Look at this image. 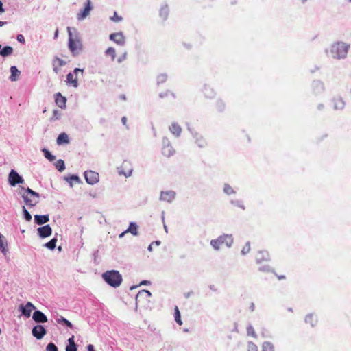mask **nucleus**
<instances>
[{
  "mask_svg": "<svg viewBox=\"0 0 351 351\" xmlns=\"http://www.w3.org/2000/svg\"><path fill=\"white\" fill-rule=\"evenodd\" d=\"M349 49V44L338 41L332 43L326 50V53L332 58L338 60L344 59L347 56Z\"/></svg>",
  "mask_w": 351,
  "mask_h": 351,
  "instance_id": "1",
  "label": "nucleus"
},
{
  "mask_svg": "<svg viewBox=\"0 0 351 351\" xmlns=\"http://www.w3.org/2000/svg\"><path fill=\"white\" fill-rule=\"evenodd\" d=\"M19 193L25 204L29 207L35 206L39 202V194L29 188L21 187Z\"/></svg>",
  "mask_w": 351,
  "mask_h": 351,
  "instance_id": "2",
  "label": "nucleus"
},
{
  "mask_svg": "<svg viewBox=\"0 0 351 351\" xmlns=\"http://www.w3.org/2000/svg\"><path fill=\"white\" fill-rule=\"evenodd\" d=\"M73 29L70 27H67L69 34V49L73 56H77L83 49L82 43L79 38L77 34L73 35Z\"/></svg>",
  "mask_w": 351,
  "mask_h": 351,
  "instance_id": "3",
  "label": "nucleus"
},
{
  "mask_svg": "<svg viewBox=\"0 0 351 351\" xmlns=\"http://www.w3.org/2000/svg\"><path fill=\"white\" fill-rule=\"evenodd\" d=\"M104 281L110 286L118 287L122 282V276L118 271L110 270L104 272L102 274Z\"/></svg>",
  "mask_w": 351,
  "mask_h": 351,
  "instance_id": "4",
  "label": "nucleus"
},
{
  "mask_svg": "<svg viewBox=\"0 0 351 351\" xmlns=\"http://www.w3.org/2000/svg\"><path fill=\"white\" fill-rule=\"evenodd\" d=\"M84 72L83 69H80L78 68H75L73 73H69L66 75V83L69 85H71L74 88H77L78 86L77 82V75L79 73H81L82 75Z\"/></svg>",
  "mask_w": 351,
  "mask_h": 351,
  "instance_id": "5",
  "label": "nucleus"
},
{
  "mask_svg": "<svg viewBox=\"0 0 351 351\" xmlns=\"http://www.w3.org/2000/svg\"><path fill=\"white\" fill-rule=\"evenodd\" d=\"M162 143V154L163 156L168 158L173 156L175 153V150L173 148L169 140L166 137H163Z\"/></svg>",
  "mask_w": 351,
  "mask_h": 351,
  "instance_id": "6",
  "label": "nucleus"
},
{
  "mask_svg": "<svg viewBox=\"0 0 351 351\" xmlns=\"http://www.w3.org/2000/svg\"><path fill=\"white\" fill-rule=\"evenodd\" d=\"M86 182L90 185H94L99 182V173L94 171H86L84 173Z\"/></svg>",
  "mask_w": 351,
  "mask_h": 351,
  "instance_id": "7",
  "label": "nucleus"
},
{
  "mask_svg": "<svg viewBox=\"0 0 351 351\" xmlns=\"http://www.w3.org/2000/svg\"><path fill=\"white\" fill-rule=\"evenodd\" d=\"M24 179L14 169H12L8 175V182L12 186L18 184L24 183Z\"/></svg>",
  "mask_w": 351,
  "mask_h": 351,
  "instance_id": "8",
  "label": "nucleus"
},
{
  "mask_svg": "<svg viewBox=\"0 0 351 351\" xmlns=\"http://www.w3.org/2000/svg\"><path fill=\"white\" fill-rule=\"evenodd\" d=\"M92 9L93 6L91 5L90 0H87V3L86 4L85 8L77 14V19L79 21L84 20L90 14Z\"/></svg>",
  "mask_w": 351,
  "mask_h": 351,
  "instance_id": "9",
  "label": "nucleus"
},
{
  "mask_svg": "<svg viewBox=\"0 0 351 351\" xmlns=\"http://www.w3.org/2000/svg\"><path fill=\"white\" fill-rule=\"evenodd\" d=\"M109 38L110 40L120 46H123L125 43V38L121 32L111 34Z\"/></svg>",
  "mask_w": 351,
  "mask_h": 351,
  "instance_id": "10",
  "label": "nucleus"
},
{
  "mask_svg": "<svg viewBox=\"0 0 351 351\" xmlns=\"http://www.w3.org/2000/svg\"><path fill=\"white\" fill-rule=\"evenodd\" d=\"M176 197V193L171 190L162 191L160 192V200L168 203L172 202Z\"/></svg>",
  "mask_w": 351,
  "mask_h": 351,
  "instance_id": "11",
  "label": "nucleus"
},
{
  "mask_svg": "<svg viewBox=\"0 0 351 351\" xmlns=\"http://www.w3.org/2000/svg\"><path fill=\"white\" fill-rule=\"evenodd\" d=\"M19 309L22 313V315L26 317H29L32 311L36 309V306L30 302H28L25 305H20Z\"/></svg>",
  "mask_w": 351,
  "mask_h": 351,
  "instance_id": "12",
  "label": "nucleus"
},
{
  "mask_svg": "<svg viewBox=\"0 0 351 351\" xmlns=\"http://www.w3.org/2000/svg\"><path fill=\"white\" fill-rule=\"evenodd\" d=\"M32 335L37 339H41L46 334L47 331L42 325H36L32 328Z\"/></svg>",
  "mask_w": 351,
  "mask_h": 351,
  "instance_id": "13",
  "label": "nucleus"
},
{
  "mask_svg": "<svg viewBox=\"0 0 351 351\" xmlns=\"http://www.w3.org/2000/svg\"><path fill=\"white\" fill-rule=\"evenodd\" d=\"M38 234L40 238L49 237L52 233V229L49 225H45L37 229Z\"/></svg>",
  "mask_w": 351,
  "mask_h": 351,
  "instance_id": "14",
  "label": "nucleus"
},
{
  "mask_svg": "<svg viewBox=\"0 0 351 351\" xmlns=\"http://www.w3.org/2000/svg\"><path fill=\"white\" fill-rule=\"evenodd\" d=\"M269 259V254L267 251H259L256 255V262L258 264L268 262Z\"/></svg>",
  "mask_w": 351,
  "mask_h": 351,
  "instance_id": "15",
  "label": "nucleus"
},
{
  "mask_svg": "<svg viewBox=\"0 0 351 351\" xmlns=\"http://www.w3.org/2000/svg\"><path fill=\"white\" fill-rule=\"evenodd\" d=\"M221 244H224L227 247L230 248L233 244V237L232 234H223L219 237Z\"/></svg>",
  "mask_w": 351,
  "mask_h": 351,
  "instance_id": "16",
  "label": "nucleus"
},
{
  "mask_svg": "<svg viewBox=\"0 0 351 351\" xmlns=\"http://www.w3.org/2000/svg\"><path fill=\"white\" fill-rule=\"evenodd\" d=\"M32 318L37 323H45L47 322V316L40 311H35L32 315Z\"/></svg>",
  "mask_w": 351,
  "mask_h": 351,
  "instance_id": "17",
  "label": "nucleus"
},
{
  "mask_svg": "<svg viewBox=\"0 0 351 351\" xmlns=\"http://www.w3.org/2000/svg\"><path fill=\"white\" fill-rule=\"evenodd\" d=\"M193 136L195 138V143L198 145L199 147H204L207 145V142L206 139L200 134H199L196 132H191Z\"/></svg>",
  "mask_w": 351,
  "mask_h": 351,
  "instance_id": "18",
  "label": "nucleus"
},
{
  "mask_svg": "<svg viewBox=\"0 0 351 351\" xmlns=\"http://www.w3.org/2000/svg\"><path fill=\"white\" fill-rule=\"evenodd\" d=\"M333 108L336 110H343L345 107V101L341 97H335L332 99Z\"/></svg>",
  "mask_w": 351,
  "mask_h": 351,
  "instance_id": "19",
  "label": "nucleus"
},
{
  "mask_svg": "<svg viewBox=\"0 0 351 351\" xmlns=\"http://www.w3.org/2000/svg\"><path fill=\"white\" fill-rule=\"evenodd\" d=\"M66 98L62 96L60 93L56 94V104L62 109L66 108Z\"/></svg>",
  "mask_w": 351,
  "mask_h": 351,
  "instance_id": "20",
  "label": "nucleus"
},
{
  "mask_svg": "<svg viewBox=\"0 0 351 351\" xmlns=\"http://www.w3.org/2000/svg\"><path fill=\"white\" fill-rule=\"evenodd\" d=\"M152 293L149 291L147 290H141L140 291L136 297V302H139L141 299H145L149 302V298L151 297Z\"/></svg>",
  "mask_w": 351,
  "mask_h": 351,
  "instance_id": "21",
  "label": "nucleus"
},
{
  "mask_svg": "<svg viewBox=\"0 0 351 351\" xmlns=\"http://www.w3.org/2000/svg\"><path fill=\"white\" fill-rule=\"evenodd\" d=\"M35 223L38 225H43L49 221V217L48 215H34Z\"/></svg>",
  "mask_w": 351,
  "mask_h": 351,
  "instance_id": "22",
  "label": "nucleus"
},
{
  "mask_svg": "<svg viewBox=\"0 0 351 351\" xmlns=\"http://www.w3.org/2000/svg\"><path fill=\"white\" fill-rule=\"evenodd\" d=\"M304 321L306 324H308L312 327H314L317 325V317L313 313H309L306 315Z\"/></svg>",
  "mask_w": 351,
  "mask_h": 351,
  "instance_id": "23",
  "label": "nucleus"
},
{
  "mask_svg": "<svg viewBox=\"0 0 351 351\" xmlns=\"http://www.w3.org/2000/svg\"><path fill=\"white\" fill-rule=\"evenodd\" d=\"M169 130L176 137L180 136L182 128L181 127L176 123H172L171 125L169 126Z\"/></svg>",
  "mask_w": 351,
  "mask_h": 351,
  "instance_id": "24",
  "label": "nucleus"
},
{
  "mask_svg": "<svg viewBox=\"0 0 351 351\" xmlns=\"http://www.w3.org/2000/svg\"><path fill=\"white\" fill-rule=\"evenodd\" d=\"M65 64L66 62L63 60L59 58H54L53 60V66L55 73H58L59 71V69L62 66L65 65Z\"/></svg>",
  "mask_w": 351,
  "mask_h": 351,
  "instance_id": "25",
  "label": "nucleus"
},
{
  "mask_svg": "<svg viewBox=\"0 0 351 351\" xmlns=\"http://www.w3.org/2000/svg\"><path fill=\"white\" fill-rule=\"evenodd\" d=\"M57 144L60 145L63 144H68L69 143V136L66 133H61L57 138Z\"/></svg>",
  "mask_w": 351,
  "mask_h": 351,
  "instance_id": "26",
  "label": "nucleus"
},
{
  "mask_svg": "<svg viewBox=\"0 0 351 351\" xmlns=\"http://www.w3.org/2000/svg\"><path fill=\"white\" fill-rule=\"evenodd\" d=\"M125 232H130L134 236H137L138 234L137 224L135 222H130L128 228Z\"/></svg>",
  "mask_w": 351,
  "mask_h": 351,
  "instance_id": "27",
  "label": "nucleus"
},
{
  "mask_svg": "<svg viewBox=\"0 0 351 351\" xmlns=\"http://www.w3.org/2000/svg\"><path fill=\"white\" fill-rule=\"evenodd\" d=\"M203 93L207 98H213L215 95V91L213 88L208 85H205L203 88Z\"/></svg>",
  "mask_w": 351,
  "mask_h": 351,
  "instance_id": "28",
  "label": "nucleus"
},
{
  "mask_svg": "<svg viewBox=\"0 0 351 351\" xmlns=\"http://www.w3.org/2000/svg\"><path fill=\"white\" fill-rule=\"evenodd\" d=\"M11 75L10 79L11 81L14 82L17 80L18 76L20 75V71L18 70L16 66H12L10 67Z\"/></svg>",
  "mask_w": 351,
  "mask_h": 351,
  "instance_id": "29",
  "label": "nucleus"
},
{
  "mask_svg": "<svg viewBox=\"0 0 351 351\" xmlns=\"http://www.w3.org/2000/svg\"><path fill=\"white\" fill-rule=\"evenodd\" d=\"M69 344L66 347V351H77V346L74 341V337L68 339Z\"/></svg>",
  "mask_w": 351,
  "mask_h": 351,
  "instance_id": "30",
  "label": "nucleus"
},
{
  "mask_svg": "<svg viewBox=\"0 0 351 351\" xmlns=\"http://www.w3.org/2000/svg\"><path fill=\"white\" fill-rule=\"evenodd\" d=\"M13 52V49L12 47L6 46L3 48H1L0 49V55H1L3 57H6L8 56H10Z\"/></svg>",
  "mask_w": 351,
  "mask_h": 351,
  "instance_id": "31",
  "label": "nucleus"
},
{
  "mask_svg": "<svg viewBox=\"0 0 351 351\" xmlns=\"http://www.w3.org/2000/svg\"><path fill=\"white\" fill-rule=\"evenodd\" d=\"M223 191L227 195H232L236 194V191L228 184H224Z\"/></svg>",
  "mask_w": 351,
  "mask_h": 351,
  "instance_id": "32",
  "label": "nucleus"
},
{
  "mask_svg": "<svg viewBox=\"0 0 351 351\" xmlns=\"http://www.w3.org/2000/svg\"><path fill=\"white\" fill-rule=\"evenodd\" d=\"M65 180L69 183L71 187H73V182H75L77 183L80 182V179L77 176L71 175L69 177L65 178Z\"/></svg>",
  "mask_w": 351,
  "mask_h": 351,
  "instance_id": "33",
  "label": "nucleus"
},
{
  "mask_svg": "<svg viewBox=\"0 0 351 351\" xmlns=\"http://www.w3.org/2000/svg\"><path fill=\"white\" fill-rule=\"evenodd\" d=\"M57 323L60 324H65L66 326H68L70 328H73V324L71 322L65 319L64 317L60 316L56 319Z\"/></svg>",
  "mask_w": 351,
  "mask_h": 351,
  "instance_id": "34",
  "label": "nucleus"
},
{
  "mask_svg": "<svg viewBox=\"0 0 351 351\" xmlns=\"http://www.w3.org/2000/svg\"><path fill=\"white\" fill-rule=\"evenodd\" d=\"M174 317H175V321L176 322V323L178 325L181 326L182 324V322L181 319L180 313V311H179V308L178 306H175Z\"/></svg>",
  "mask_w": 351,
  "mask_h": 351,
  "instance_id": "35",
  "label": "nucleus"
},
{
  "mask_svg": "<svg viewBox=\"0 0 351 351\" xmlns=\"http://www.w3.org/2000/svg\"><path fill=\"white\" fill-rule=\"evenodd\" d=\"M261 351H274V345L269 341H265L262 345Z\"/></svg>",
  "mask_w": 351,
  "mask_h": 351,
  "instance_id": "36",
  "label": "nucleus"
},
{
  "mask_svg": "<svg viewBox=\"0 0 351 351\" xmlns=\"http://www.w3.org/2000/svg\"><path fill=\"white\" fill-rule=\"evenodd\" d=\"M168 14H169V8L167 5H164L162 7H161L160 10V16L165 20L167 16H168Z\"/></svg>",
  "mask_w": 351,
  "mask_h": 351,
  "instance_id": "37",
  "label": "nucleus"
},
{
  "mask_svg": "<svg viewBox=\"0 0 351 351\" xmlns=\"http://www.w3.org/2000/svg\"><path fill=\"white\" fill-rule=\"evenodd\" d=\"M221 242H220V240L219 239V237L215 239H212L210 241V245L215 250H219L220 249V247L221 245Z\"/></svg>",
  "mask_w": 351,
  "mask_h": 351,
  "instance_id": "38",
  "label": "nucleus"
},
{
  "mask_svg": "<svg viewBox=\"0 0 351 351\" xmlns=\"http://www.w3.org/2000/svg\"><path fill=\"white\" fill-rule=\"evenodd\" d=\"M56 243H57V239L56 238H53L51 241H49V242L45 243V247L51 250H53L56 247Z\"/></svg>",
  "mask_w": 351,
  "mask_h": 351,
  "instance_id": "39",
  "label": "nucleus"
},
{
  "mask_svg": "<svg viewBox=\"0 0 351 351\" xmlns=\"http://www.w3.org/2000/svg\"><path fill=\"white\" fill-rule=\"evenodd\" d=\"M55 165L56 169L60 172L63 171L65 169L64 162L62 159H59L58 160H57Z\"/></svg>",
  "mask_w": 351,
  "mask_h": 351,
  "instance_id": "40",
  "label": "nucleus"
},
{
  "mask_svg": "<svg viewBox=\"0 0 351 351\" xmlns=\"http://www.w3.org/2000/svg\"><path fill=\"white\" fill-rule=\"evenodd\" d=\"M105 53L106 56H110L111 57L112 60H114L115 59L116 51L113 47H108L106 50Z\"/></svg>",
  "mask_w": 351,
  "mask_h": 351,
  "instance_id": "41",
  "label": "nucleus"
},
{
  "mask_svg": "<svg viewBox=\"0 0 351 351\" xmlns=\"http://www.w3.org/2000/svg\"><path fill=\"white\" fill-rule=\"evenodd\" d=\"M43 152L44 153V156L46 158H47L49 161H53L55 160L56 157L55 156L52 155L49 151H48L47 149H43Z\"/></svg>",
  "mask_w": 351,
  "mask_h": 351,
  "instance_id": "42",
  "label": "nucleus"
},
{
  "mask_svg": "<svg viewBox=\"0 0 351 351\" xmlns=\"http://www.w3.org/2000/svg\"><path fill=\"white\" fill-rule=\"evenodd\" d=\"M250 250H251L250 243L248 241L245 244V245L243 246V247L241 250L242 255L245 256V255L247 254L250 252Z\"/></svg>",
  "mask_w": 351,
  "mask_h": 351,
  "instance_id": "43",
  "label": "nucleus"
},
{
  "mask_svg": "<svg viewBox=\"0 0 351 351\" xmlns=\"http://www.w3.org/2000/svg\"><path fill=\"white\" fill-rule=\"evenodd\" d=\"M167 79V76L166 74H165V73L160 74L157 76V79H156L157 84H162L165 82H166Z\"/></svg>",
  "mask_w": 351,
  "mask_h": 351,
  "instance_id": "44",
  "label": "nucleus"
},
{
  "mask_svg": "<svg viewBox=\"0 0 351 351\" xmlns=\"http://www.w3.org/2000/svg\"><path fill=\"white\" fill-rule=\"evenodd\" d=\"M230 204L233 206H237V207L241 208L242 210L245 209V206H244L243 203L240 200H231Z\"/></svg>",
  "mask_w": 351,
  "mask_h": 351,
  "instance_id": "45",
  "label": "nucleus"
},
{
  "mask_svg": "<svg viewBox=\"0 0 351 351\" xmlns=\"http://www.w3.org/2000/svg\"><path fill=\"white\" fill-rule=\"evenodd\" d=\"M247 334L249 336L256 337V332L252 326L250 325L247 327Z\"/></svg>",
  "mask_w": 351,
  "mask_h": 351,
  "instance_id": "46",
  "label": "nucleus"
},
{
  "mask_svg": "<svg viewBox=\"0 0 351 351\" xmlns=\"http://www.w3.org/2000/svg\"><path fill=\"white\" fill-rule=\"evenodd\" d=\"M23 213L24 215V218L26 221H29L32 220V215L27 210L25 206L23 207Z\"/></svg>",
  "mask_w": 351,
  "mask_h": 351,
  "instance_id": "47",
  "label": "nucleus"
},
{
  "mask_svg": "<svg viewBox=\"0 0 351 351\" xmlns=\"http://www.w3.org/2000/svg\"><path fill=\"white\" fill-rule=\"evenodd\" d=\"M258 269L261 271H263V272H270L272 271L271 268L270 267V266L269 265H261L258 268Z\"/></svg>",
  "mask_w": 351,
  "mask_h": 351,
  "instance_id": "48",
  "label": "nucleus"
},
{
  "mask_svg": "<svg viewBox=\"0 0 351 351\" xmlns=\"http://www.w3.org/2000/svg\"><path fill=\"white\" fill-rule=\"evenodd\" d=\"M46 351H58L56 346L53 343H49L46 348Z\"/></svg>",
  "mask_w": 351,
  "mask_h": 351,
  "instance_id": "49",
  "label": "nucleus"
},
{
  "mask_svg": "<svg viewBox=\"0 0 351 351\" xmlns=\"http://www.w3.org/2000/svg\"><path fill=\"white\" fill-rule=\"evenodd\" d=\"M247 351H258V348L254 343L249 342L247 345Z\"/></svg>",
  "mask_w": 351,
  "mask_h": 351,
  "instance_id": "50",
  "label": "nucleus"
},
{
  "mask_svg": "<svg viewBox=\"0 0 351 351\" xmlns=\"http://www.w3.org/2000/svg\"><path fill=\"white\" fill-rule=\"evenodd\" d=\"M110 19L114 22H121L123 20V18L120 16H118L116 12H114L113 16L110 18Z\"/></svg>",
  "mask_w": 351,
  "mask_h": 351,
  "instance_id": "51",
  "label": "nucleus"
},
{
  "mask_svg": "<svg viewBox=\"0 0 351 351\" xmlns=\"http://www.w3.org/2000/svg\"><path fill=\"white\" fill-rule=\"evenodd\" d=\"M217 104L218 106L217 108H218L219 110H222L224 109L225 104H224V102L222 100H221V99L217 100Z\"/></svg>",
  "mask_w": 351,
  "mask_h": 351,
  "instance_id": "52",
  "label": "nucleus"
},
{
  "mask_svg": "<svg viewBox=\"0 0 351 351\" xmlns=\"http://www.w3.org/2000/svg\"><path fill=\"white\" fill-rule=\"evenodd\" d=\"M61 114L58 110H53V115L51 118L52 120H57L60 118Z\"/></svg>",
  "mask_w": 351,
  "mask_h": 351,
  "instance_id": "53",
  "label": "nucleus"
},
{
  "mask_svg": "<svg viewBox=\"0 0 351 351\" xmlns=\"http://www.w3.org/2000/svg\"><path fill=\"white\" fill-rule=\"evenodd\" d=\"M313 86L317 87L320 90L324 89V84L321 82H319V81L315 82L313 83Z\"/></svg>",
  "mask_w": 351,
  "mask_h": 351,
  "instance_id": "54",
  "label": "nucleus"
},
{
  "mask_svg": "<svg viewBox=\"0 0 351 351\" xmlns=\"http://www.w3.org/2000/svg\"><path fill=\"white\" fill-rule=\"evenodd\" d=\"M132 169H129L128 171L126 173V172H123L121 171H119V173L120 175H124L125 177H130L132 175Z\"/></svg>",
  "mask_w": 351,
  "mask_h": 351,
  "instance_id": "55",
  "label": "nucleus"
},
{
  "mask_svg": "<svg viewBox=\"0 0 351 351\" xmlns=\"http://www.w3.org/2000/svg\"><path fill=\"white\" fill-rule=\"evenodd\" d=\"M17 40L21 43H25V38L22 34H19L16 37Z\"/></svg>",
  "mask_w": 351,
  "mask_h": 351,
  "instance_id": "56",
  "label": "nucleus"
},
{
  "mask_svg": "<svg viewBox=\"0 0 351 351\" xmlns=\"http://www.w3.org/2000/svg\"><path fill=\"white\" fill-rule=\"evenodd\" d=\"M169 95H171L172 97H174V95L173 93H171L170 92H168V91H167V92H165L164 93H160V97L162 98V97H167Z\"/></svg>",
  "mask_w": 351,
  "mask_h": 351,
  "instance_id": "57",
  "label": "nucleus"
},
{
  "mask_svg": "<svg viewBox=\"0 0 351 351\" xmlns=\"http://www.w3.org/2000/svg\"><path fill=\"white\" fill-rule=\"evenodd\" d=\"M162 220L163 221V226H164V230L166 232H168V229H167V227L165 223V216H164V212L162 213Z\"/></svg>",
  "mask_w": 351,
  "mask_h": 351,
  "instance_id": "58",
  "label": "nucleus"
},
{
  "mask_svg": "<svg viewBox=\"0 0 351 351\" xmlns=\"http://www.w3.org/2000/svg\"><path fill=\"white\" fill-rule=\"evenodd\" d=\"M126 58V53L123 54L122 57H120L118 58L117 61L119 63H121L123 60H124Z\"/></svg>",
  "mask_w": 351,
  "mask_h": 351,
  "instance_id": "59",
  "label": "nucleus"
},
{
  "mask_svg": "<svg viewBox=\"0 0 351 351\" xmlns=\"http://www.w3.org/2000/svg\"><path fill=\"white\" fill-rule=\"evenodd\" d=\"M87 349H88V351H95L94 350V347L91 344L88 345Z\"/></svg>",
  "mask_w": 351,
  "mask_h": 351,
  "instance_id": "60",
  "label": "nucleus"
},
{
  "mask_svg": "<svg viewBox=\"0 0 351 351\" xmlns=\"http://www.w3.org/2000/svg\"><path fill=\"white\" fill-rule=\"evenodd\" d=\"M150 285V282H149V281H147V280H143V281L140 283V285Z\"/></svg>",
  "mask_w": 351,
  "mask_h": 351,
  "instance_id": "61",
  "label": "nucleus"
},
{
  "mask_svg": "<svg viewBox=\"0 0 351 351\" xmlns=\"http://www.w3.org/2000/svg\"><path fill=\"white\" fill-rule=\"evenodd\" d=\"M121 122L124 125H126L127 119L125 117H122Z\"/></svg>",
  "mask_w": 351,
  "mask_h": 351,
  "instance_id": "62",
  "label": "nucleus"
},
{
  "mask_svg": "<svg viewBox=\"0 0 351 351\" xmlns=\"http://www.w3.org/2000/svg\"><path fill=\"white\" fill-rule=\"evenodd\" d=\"M153 245H156L157 246L160 245V241H154L152 243Z\"/></svg>",
  "mask_w": 351,
  "mask_h": 351,
  "instance_id": "63",
  "label": "nucleus"
},
{
  "mask_svg": "<svg viewBox=\"0 0 351 351\" xmlns=\"http://www.w3.org/2000/svg\"><path fill=\"white\" fill-rule=\"evenodd\" d=\"M152 246H153V244H152V243H151V244L148 246L147 250H148V251H149V252H152V250H153V247H152Z\"/></svg>",
  "mask_w": 351,
  "mask_h": 351,
  "instance_id": "64",
  "label": "nucleus"
}]
</instances>
